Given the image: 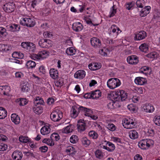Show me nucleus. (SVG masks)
I'll return each mask as SVG.
<instances>
[{"mask_svg":"<svg viewBox=\"0 0 160 160\" xmlns=\"http://www.w3.org/2000/svg\"><path fill=\"white\" fill-rule=\"evenodd\" d=\"M40 101L38 102L37 105H34L33 108V110L34 112L38 114H40L43 112L42 107L40 104H42L43 101L42 100H40Z\"/></svg>","mask_w":160,"mask_h":160,"instance_id":"obj_10","label":"nucleus"},{"mask_svg":"<svg viewBox=\"0 0 160 160\" xmlns=\"http://www.w3.org/2000/svg\"><path fill=\"white\" fill-rule=\"evenodd\" d=\"M108 98L112 101H117L119 99L118 92L111 91L108 94Z\"/></svg>","mask_w":160,"mask_h":160,"instance_id":"obj_13","label":"nucleus"},{"mask_svg":"<svg viewBox=\"0 0 160 160\" xmlns=\"http://www.w3.org/2000/svg\"><path fill=\"white\" fill-rule=\"evenodd\" d=\"M51 129L49 125L48 124L43 126L40 130V132L42 134L46 135L49 134L50 132Z\"/></svg>","mask_w":160,"mask_h":160,"instance_id":"obj_19","label":"nucleus"},{"mask_svg":"<svg viewBox=\"0 0 160 160\" xmlns=\"http://www.w3.org/2000/svg\"><path fill=\"white\" fill-rule=\"evenodd\" d=\"M38 44L42 48H49L51 47L52 45V41L48 39H41L38 42Z\"/></svg>","mask_w":160,"mask_h":160,"instance_id":"obj_9","label":"nucleus"},{"mask_svg":"<svg viewBox=\"0 0 160 160\" xmlns=\"http://www.w3.org/2000/svg\"><path fill=\"white\" fill-rule=\"evenodd\" d=\"M15 8V4L12 2L6 3L2 6L3 10L6 12L8 13L13 12Z\"/></svg>","mask_w":160,"mask_h":160,"instance_id":"obj_7","label":"nucleus"},{"mask_svg":"<svg viewBox=\"0 0 160 160\" xmlns=\"http://www.w3.org/2000/svg\"><path fill=\"white\" fill-rule=\"evenodd\" d=\"M147 36V33L144 31L142 30L135 34L134 39L136 41H140L144 39Z\"/></svg>","mask_w":160,"mask_h":160,"instance_id":"obj_11","label":"nucleus"},{"mask_svg":"<svg viewBox=\"0 0 160 160\" xmlns=\"http://www.w3.org/2000/svg\"><path fill=\"white\" fill-rule=\"evenodd\" d=\"M105 142H107V151L109 152H112L114 150L115 146L113 143L107 141H105Z\"/></svg>","mask_w":160,"mask_h":160,"instance_id":"obj_38","label":"nucleus"},{"mask_svg":"<svg viewBox=\"0 0 160 160\" xmlns=\"http://www.w3.org/2000/svg\"><path fill=\"white\" fill-rule=\"evenodd\" d=\"M77 126L78 130L79 132H83L86 129V124L82 120H80L78 121Z\"/></svg>","mask_w":160,"mask_h":160,"instance_id":"obj_22","label":"nucleus"},{"mask_svg":"<svg viewBox=\"0 0 160 160\" xmlns=\"http://www.w3.org/2000/svg\"><path fill=\"white\" fill-rule=\"evenodd\" d=\"M9 49V47L7 45L0 44V52H6Z\"/></svg>","mask_w":160,"mask_h":160,"instance_id":"obj_48","label":"nucleus"},{"mask_svg":"<svg viewBox=\"0 0 160 160\" xmlns=\"http://www.w3.org/2000/svg\"><path fill=\"white\" fill-rule=\"evenodd\" d=\"M43 35L44 37L45 38H50L52 36V33L48 31L44 32L43 33Z\"/></svg>","mask_w":160,"mask_h":160,"instance_id":"obj_64","label":"nucleus"},{"mask_svg":"<svg viewBox=\"0 0 160 160\" xmlns=\"http://www.w3.org/2000/svg\"><path fill=\"white\" fill-rule=\"evenodd\" d=\"M30 89V85L28 83H24L22 86L21 90L22 91L24 92H28Z\"/></svg>","mask_w":160,"mask_h":160,"instance_id":"obj_47","label":"nucleus"},{"mask_svg":"<svg viewBox=\"0 0 160 160\" xmlns=\"http://www.w3.org/2000/svg\"><path fill=\"white\" fill-rule=\"evenodd\" d=\"M36 66L35 62L31 60L28 61L26 64V66L28 69H32L35 67Z\"/></svg>","mask_w":160,"mask_h":160,"instance_id":"obj_43","label":"nucleus"},{"mask_svg":"<svg viewBox=\"0 0 160 160\" xmlns=\"http://www.w3.org/2000/svg\"><path fill=\"white\" fill-rule=\"evenodd\" d=\"M139 49L141 52L147 53L148 50L149 46L146 43H143L139 46Z\"/></svg>","mask_w":160,"mask_h":160,"instance_id":"obj_31","label":"nucleus"},{"mask_svg":"<svg viewBox=\"0 0 160 160\" xmlns=\"http://www.w3.org/2000/svg\"><path fill=\"white\" fill-rule=\"evenodd\" d=\"M72 28L73 30L78 32L81 31L82 29L83 26L80 22H75L72 25Z\"/></svg>","mask_w":160,"mask_h":160,"instance_id":"obj_21","label":"nucleus"},{"mask_svg":"<svg viewBox=\"0 0 160 160\" xmlns=\"http://www.w3.org/2000/svg\"><path fill=\"white\" fill-rule=\"evenodd\" d=\"M86 75V72L82 70H80L77 71L74 74V77L75 78L82 79Z\"/></svg>","mask_w":160,"mask_h":160,"instance_id":"obj_15","label":"nucleus"},{"mask_svg":"<svg viewBox=\"0 0 160 160\" xmlns=\"http://www.w3.org/2000/svg\"><path fill=\"white\" fill-rule=\"evenodd\" d=\"M147 56L148 58L154 59L157 58V54L156 52H153L148 54Z\"/></svg>","mask_w":160,"mask_h":160,"instance_id":"obj_58","label":"nucleus"},{"mask_svg":"<svg viewBox=\"0 0 160 160\" xmlns=\"http://www.w3.org/2000/svg\"><path fill=\"white\" fill-rule=\"evenodd\" d=\"M101 67V65L100 63H93L89 64L88 65V68L89 69L92 70H96Z\"/></svg>","mask_w":160,"mask_h":160,"instance_id":"obj_33","label":"nucleus"},{"mask_svg":"<svg viewBox=\"0 0 160 160\" xmlns=\"http://www.w3.org/2000/svg\"><path fill=\"white\" fill-rule=\"evenodd\" d=\"M151 7L148 6H146L144 8L142 9L140 11V15L142 17H144L148 14L151 9Z\"/></svg>","mask_w":160,"mask_h":160,"instance_id":"obj_27","label":"nucleus"},{"mask_svg":"<svg viewBox=\"0 0 160 160\" xmlns=\"http://www.w3.org/2000/svg\"><path fill=\"white\" fill-rule=\"evenodd\" d=\"M73 129V126L70 125L66 127L62 130V132L65 133H69L72 132Z\"/></svg>","mask_w":160,"mask_h":160,"instance_id":"obj_44","label":"nucleus"},{"mask_svg":"<svg viewBox=\"0 0 160 160\" xmlns=\"http://www.w3.org/2000/svg\"><path fill=\"white\" fill-rule=\"evenodd\" d=\"M8 146L4 143H0V151H4L7 150Z\"/></svg>","mask_w":160,"mask_h":160,"instance_id":"obj_61","label":"nucleus"},{"mask_svg":"<svg viewBox=\"0 0 160 160\" xmlns=\"http://www.w3.org/2000/svg\"><path fill=\"white\" fill-rule=\"evenodd\" d=\"M82 112V110H80L79 107L78 108L72 107L71 111V116L73 118H75L78 115L79 112Z\"/></svg>","mask_w":160,"mask_h":160,"instance_id":"obj_17","label":"nucleus"},{"mask_svg":"<svg viewBox=\"0 0 160 160\" xmlns=\"http://www.w3.org/2000/svg\"><path fill=\"white\" fill-rule=\"evenodd\" d=\"M7 115V111L2 107H0V119L5 118Z\"/></svg>","mask_w":160,"mask_h":160,"instance_id":"obj_39","label":"nucleus"},{"mask_svg":"<svg viewBox=\"0 0 160 160\" xmlns=\"http://www.w3.org/2000/svg\"><path fill=\"white\" fill-rule=\"evenodd\" d=\"M78 140V137L76 135H72L70 138V141L72 143H75Z\"/></svg>","mask_w":160,"mask_h":160,"instance_id":"obj_55","label":"nucleus"},{"mask_svg":"<svg viewBox=\"0 0 160 160\" xmlns=\"http://www.w3.org/2000/svg\"><path fill=\"white\" fill-rule=\"evenodd\" d=\"M130 138L132 139H135L137 138L138 137V132L135 130H131L129 133Z\"/></svg>","mask_w":160,"mask_h":160,"instance_id":"obj_36","label":"nucleus"},{"mask_svg":"<svg viewBox=\"0 0 160 160\" xmlns=\"http://www.w3.org/2000/svg\"><path fill=\"white\" fill-rule=\"evenodd\" d=\"M127 60L129 64L132 65H136L139 61L138 58L136 55H131L128 57Z\"/></svg>","mask_w":160,"mask_h":160,"instance_id":"obj_12","label":"nucleus"},{"mask_svg":"<svg viewBox=\"0 0 160 160\" xmlns=\"http://www.w3.org/2000/svg\"><path fill=\"white\" fill-rule=\"evenodd\" d=\"M42 142L46 143L48 145L52 146L54 145V142L52 139H44L42 140Z\"/></svg>","mask_w":160,"mask_h":160,"instance_id":"obj_45","label":"nucleus"},{"mask_svg":"<svg viewBox=\"0 0 160 160\" xmlns=\"http://www.w3.org/2000/svg\"><path fill=\"white\" fill-rule=\"evenodd\" d=\"M3 95H7L10 91V87L8 86H3Z\"/></svg>","mask_w":160,"mask_h":160,"instance_id":"obj_56","label":"nucleus"},{"mask_svg":"<svg viewBox=\"0 0 160 160\" xmlns=\"http://www.w3.org/2000/svg\"><path fill=\"white\" fill-rule=\"evenodd\" d=\"M135 92L138 94H142L143 92V89L142 87H135L134 89Z\"/></svg>","mask_w":160,"mask_h":160,"instance_id":"obj_62","label":"nucleus"},{"mask_svg":"<svg viewBox=\"0 0 160 160\" xmlns=\"http://www.w3.org/2000/svg\"><path fill=\"white\" fill-rule=\"evenodd\" d=\"M62 112L57 109L54 110L50 116L51 119L54 122L58 121L62 118Z\"/></svg>","mask_w":160,"mask_h":160,"instance_id":"obj_5","label":"nucleus"},{"mask_svg":"<svg viewBox=\"0 0 160 160\" xmlns=\"http://www.w3.org/2000/svg\"><path fill=\"white\" fill-rule=\"evenodd\" d=\"M136 4L138 7L142 8L145 5V1L143 0H138L136 2Z\"/></svg>","mask_w":160,"mask_h":160,"instance_id":"obj_50","label":"nucleus"},{"mask_svg":"<svg viewBox=\"0 0 160 160\" xmlns=\"http://www.w3.org/2000/svg\"><path fill=\"white\" fill-rule=\"evenodd\" d=\"M7 28L10 31L12 32H17L20 30V26L15 24H12L7 26Z\"/></svg>","mask_w":160,"mask_h":160,"instance_id":"obj_16","label":"nucleus"},{"mask_svg":"<svg viewBox=\"0 0 160 160\" xmlns=\"http://www.w3.org/2000/svg\"><path fill=\"white\" fill-rule=\"evenodd\" d=\"M120 81L117 78H112L109 79L107 82L108 87L111 89H114L121 85Z\"/></svg>","mask_w":160,"mask_h":160,"instance_id":"obj_2","label":"nucleus"},{"mask_svg":"<svg viewBox=\"0 0 160 160\" xmlns=\"http://www.w3.org/2000/svg\"><path fill=\"white\" fill-rule=\"evenodd\" d=\"M20 23L22 25L29 27H33L35 23L34 19L30 18H22L20 20Z\"/></svg>","mask_w":160,"mask_h":160,"instance_id":"obj_4","label":"nucleus"},{"mask_svg":"<svg viewBox=\"0 0 160 160\" xmlns=\"http://www.w3.org/2000/svg\"><path fill=\"white\" fill-rule=\"evenodd\" d=\"M118 92L119 97L121 98L122 101H124L127 98V94L124 91L120 90Z\"/></svg>","mask_w":160,"mask_h":160,"instance_id":"obj_37","label":"nucleus"},{"mask_svg":"<svg viewBox=\"0 0 160 160\" xmlns=\"http://www.w3.org/2000/svg\"><path fill=\"white\" fill-rule=\"evenodd\" d=\"M154 141L150 139H146L140 140L138 143L139 148L142 149H148L151 146L154 144Z\"/></svg>","mask_w":160,"mask_h":160,"instance_id":"obj_1","label":"nucleus"},{"mask_svg":"<svg viewBox=\"0 0 160 160\" xmlns=\"http://www.w3.org/2000/svg\"><path fill=\"white\" fill-rule=\"evenodd\" d=\"M92 98L97 99L99 98L101 96L102 93L100 90H97L91 92Z\"/></svg>","mask_w":160,"mask_h":160,"instance_id":"obj_32","label":"nucleus"},{"mask_svg":"<svg viewBox=\"0 0 160 160\" xmlns=\"http://www.w3.org/2000/svg\"><path fill=\"white\" fill-rule=\"evenodd\" d=\"M76 50L74 48L70 47L67 49L66 53L69 55H73L76 53Z\"/></svg>","mask_w":160,"mask_h":160,"instance_id":"obj_41","label":"nucleus"},{"mask_svg":"<svg viewBox=\"0 0 160 160\" xmlns=\"http://www.w3.org/2000/svg\"><path fill=\"white\" fill-rule=\"evenodd\" d=\"M22 157V154L19 151H15L12 154V157L14 160H21Z\"/></svg>","mask_w":160,"mask_h":160,"instance_id":"obj_24","label":"nucleus"},{"mask_svg":"<svg viewBox=\"0 0 160 160\" xmlns=\"http://www.w3.org/2000/svg\"><path fill=\"white\" fill-rule=\"evenodd\" d=\"M80 110H82V112L85 116L87 117H89L92 114V111L91 110L82 106L79 107Z\"/></svg>","mask_w":160,"mask_h":160,"instance_id":"obj_23","label":"nucleus"},{"mask_svg":"<svg viewBox=\"0 0 160 160\" xmlns=\"http://www.w3.org/2000/svg\"><path fill=\"white\" fill-rule=\"evenodd\" d=\"M28 102V100L26 98H18L15 101V102L21 106L26 105Z\"/></svg>","mask_w":160,"mask_h":160,"instance_id":"obj_26","label":"nucleus"},{"mask_svg":"<svg viewBox=\"0 0 160 160\" xmlns=\"http://www.w3.org/2000/svg\"><path fill=\"white\" fill-rule=\"evenodd\" d=\"M19 140L20 142L23 143H26L31 141V139L28 137L23 136H20Z\"/></svg>","mask_w":160,"mask_h":160,"instance_id":"obj_40","label":"nucleus"},{"mask_svg":"<svg viewBox=\"0 0 160 160\" xmlns=\"http://www.w3.org/2000/svg\"><path fill=\"white\" fill-rule=\"evenodd\" d=\"M42 0H33L32 2L31 6L33 8L38 5Z\"/></svg>","mask_w":160,"mask_h":160,"instance_id":"obj_57","label":"nucleus"},{"mask_svg":"<svg viewBox=\"0 0 160 160\" xmlns=\"http://www.w3.org/2000/svg\"><path fill=\"white\" fill-rule=\"evenodd\" d=\"M135 120L131 118L125 119L122 121V124L123 127L127 129L133 128L135 125Z\"/></svg>","mask_w":160,"mask_h":160,"instance_id":"obj_8","label":"nucleus"},{"mask_svg":"<svg viewBox=\"0 0 160 160\" xmlns=\"http://www.w3.org/2000/svg\"><path fill=\"white\" fill-rule=\"evenodd\" d=\"M50 138L52 139L53 141L55 140L57 141L60 139V137L58 133H54L51 134Z\"/></svg>","mask_w":160,"mask_h":160,"instance_id":"obj_53","label":"nucleus"},{"mask_svg":"<svg viewBox=\"0 0 160 160\" xmlns=\"http://www.w3.org/2000/svg\"><path fill=\"white\" fill-rule=\"evenodd\" d=\"M7 32L5 28L2 27H0V36L3 37L6 36L7 35Z\"/></svg>","mask_w":160,"mask_h":160,"instance_id":"obj_51","label":"nucleus"},{"mask_svg":"<svg viewBox=\"0 0 160 160\" xmlns=\"http://www.w3.org/2000/svg\"><path fill=\"white\" fill-rule=\"evenodd\" d=\"M108 33L110 38H115L122 32L119 27L115 24L112 25L109 28Z\"/></svg>","mask_w":160,"mask_h":160,"instance_id":"obj_3","label":"nucleus"},{"mask_svg":"<svg viewBox=\"0 0 160 160\" xmlns=\"http://www.w3.org/2000/svg\"><path fill=\"white\" fill-rule=\"evenodd\" d=\"M95 154L96 157L99 159L102 158L105 156L104 153L100 150H97L95 152Z\"/></svg>","mask_w":160,"mask_h":160,"instance_id":"obj_42","label":"nucleus"},{"mask_svg":"<svg viewBox=\"0 0 160 160\" xmlns=\"http://www.w3.org/2000/svg\"><path fill=\"white\" fill-rule=\"evenodd\" d=\"M108 128L112 131H113L116 129L115 126L113 124H109L108 125Z\"/></svg>","mask_w":160,"mask_h":160,"instance_id":"obj_63","label":"nucleus"},{"mask_svg":"<svg viewBox=\"0 0 160 160\" xmlns=\"http://www.w3.org/2000/svg\"><path fill=\"white\" fill-rule=\"evenodd\" d=\"M49 53L46 51H42L38 52L40 59H43L47 58L49 55Z\"/></svg>","mask_w":160,"mask_h":160,"instance_id":"obj_34","label":"nucleus"},{"mask_svg":"<svg viewBox=\"0 0 160 160\" xmlns=\"http://www.w3.org/2000/svg\"><path fill=\"white\" fill-rule=\"evenodd\" d=\"M11 120L16 124H18L20 122L19 117L15 113H12L11 116Z\"/></svg>","mask_w":160,"mask_h":160,"instance_id":"obj_30","label":"nucleus"},{"mask_svg":"<svg viewBox=\"0 0 160 160\" xmlns=\"http://www.w3.org/2000/svg\"><path fill=\"white\" fill-rule=\"evenodd\" d=\"M154 122L157 125L160 126V116H156Z\"/></svg>","mask_w":160,"mask_h":160,"instance_id":"obj_60","label":"nucleus"},{"mask_svg":"<svg viewBox=\"0 0 160 160\" xmlns=\"http://www.w3.org/2000/svg\"><path fill=\"white\" fill-rule=\"evenodd\" d=\"M91 43L92 46L95 48H99L101 45L100 40L97 38H92L91 39Z\"/></svg>","mask_w":160,"mask_h":160,"instance_id":"obj_14","label":"nucleus"},{"mask_svg":"<svg viewBox=\"0 0 160 160\" xmlns=\"http://www.w3.org/2000/svg\"><path fill=\"white\" fill-rule=\"evenodd\" d=\"M142 108L144 111L147 112L152 113L155 110L154 106L150 104L144 105Z\"/></svg>","mask_w":160,"mask_h":160,"instance_id":"obj_20","label":"nucleus"},{"mask_svg":"<svg viewBox=\"0 0 160 160\" xmlns=\"http://www.w3.org/2000/svg\"><path fill=\"white\" fill-rule=\"evenodd\" d=\"M117 10L115 8L114 6H113L111 8L109 12V17H111L115 15L116 13Z\"/></svg>","mask_w":160,"mask_h":160,"instance_id":"obj_54","label":"nucleus"},{"mask_svg":"<svg viewBox=\"0 0 160 160\" xmlns=\"http://www.w3.org/2000/svg\"><path fill=\"white\" fill-rule=\"evenodd\" d=\"M147 81L145 78L142 77H137L134 80L135 83L138 85H142L147 83Z\"/></svg>","mask_w":160,"mask_h":160,"instance_id":"obj_18","label":"nucleus"},{"mask_svg":"<svg viewBox=\"0 0 160 160\" xmlns=\"http://www.w3.org/2000/svg\"><path fill=\"white\" fill-rule=\"evenodd\" d=\"M125 5L126 9L130 10L133 8L134 6V4L132 2H128Z\"/></svg>","mask_w":160,"mask_h":160,"instance_id":"obj_59","label":"nucleus"},{"mask_svg":"<svg viewBox=\"0 0 160 160\" xmlns=\"http://www.w3.org/2000/svg\"><path fill=\"white\" fill-rule=\"evenodd\" d=\"M66 152L68 154H75L77 152V148L75 146H68L67 148Z\"/></svg>","mask_w":160,"mask_h":160,"instance_id":"obj_29","label":"nucleus"},{"mask_svg":"<svg viewBox=\"0 0 160 160\" xmlns=\"http://www.w3.org/2000/svg\"><path fill=\"white\" fill-rule=\"evenodd\" d=\"M89 136L93 139H96L98 137V134L94 131H91L88 134Z\"/></svg>","mask_w":160,"mask_h":160,"instance_id":"obj_46","label":"nucleus"},{"mask_svg":"<svg viewBox=\"0 0 160 160\" xmlns=\"http://www.w3.org/2000/svg\"><path fill=\"white\" fill-rule=\"evenodd\" d=\"M82 144L85 147L88 146L90 143V141L87 138L84 137L82 139Z\"/></svg>","mask_w":160,"mask_h":160,"instance_id":"obj_49","label":"nucleus"},{"mask_svg":"<svg viewBox=\"0 0 160 160\" xmlns=\"http://www.w3.org/2000/svg\"><path fill=\"white\" fill-rule=\"evenodd\" d=\"M29 77L30 79L36 84H39L41 82V78L34 74H29Z\"/></svg>","mask_w":160,"mask_h":160,"instance_id":"obj_25","label":"nucleus"},{"mask_svg":"<svg viewBox=\"0 0 160 160\" xmlns=\"http://www.w3.org/2000/svg\"><path fill=\"white\" fill-rule=\"evenodd\" d=\"M128 109L130 111L134 112L136 110L137 107L132 104H130L127 106Z\"/></svg>","mask_w":160,"mask_h":160,"instance_id":"obj_52","label":"nucleus"},{"mask_svg":"<svg viewBox=\"0 0 160 160\" xmlns=\"http://www.w3.org/2000/svg\"><path fill=\"white\" fill-rule=\"evenodd\" d=\"M110 50L108 48H104L100 50L99 53L102 56L106 57L109 54Z\"/></svg>","mask_w":160,"mask_h":160,"instance_id":"obj_35","label":"nucleus"},{"mask_svg":"<svg viewBox=\"0 0 160 160\" xmlns=\"http://www.w3.org/2000/svg\"><path fill=\"white\" fill-rule=\"evenodd\" d=\"M49 73L51 77L53 79H56L58 78V71L54 68H51L49 71Z\"/></svg>","mask_w":160,"mask_h":160,"instance_id":"obj_28","label":"nucleus"},{"mask_svg":"<svg viewBox=\"0 0 160 160\" xmlns=\"http://www.w3.org/2000/svg\"><path fill=\"white\" fill-rule=\"evenodd\" d=\"M21 46L27 50L31 52H35L36 46L34 44L30 42H22L21 44Z\"/></svg>","mask_w":160,"mask_h":160,"instance_id":"obj_6","label":"nucleus"}]
</instances>
